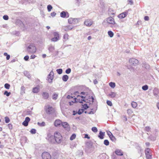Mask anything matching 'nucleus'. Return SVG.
<instances>
[{"label": "nucleus", "mask_w": 159, "mask_h": 159, "mask_svg": "<svg viewBox=\"0 0 159 159\" xmlns=\"http://www.w3.org/2000/svg\"><path fill=\"white\" fill-rule=\"evenodd\" d=\"M58 94L57 93H54L52 95V98L53 99L56 100L57 99Z\"/></svg>", "instance_id": "obj_32"}, {"label": "nucleus", "mask_w": 159, "mask_h": 159, "mask_svg": "<svg viewBox=\"0 0 159 159\" xmlns=\"http://www.w3.org/2000/svg\"><path fill=\"white\" fill-rule=\"evenodd\" d=\"M71 70L70 68H69L66 69V74H69L71 72Z\"/></svg>", "instance_id": "obj_50"}, {"label": "nucleus", "mask_w": 159, "mask_h": 159, "mask_svg": "<svg viewBox=\"0 0 159 159\" xmlns=\"http://www.w3.org/2000/svg\"><path fill=\"white\" fill-rule=\"evenodd\" d=\"M106 20L107 22L109 24L114 25L116 24L114 19L111 17L106 18Z\"/></svg>", "instance_id": "obj_6"}, {"label": "nucleus", "mask_w": 159, "mask_h": 159, "mask_svg": "<svg viewBox=\"0 0 159 159\" xmlns=\"http://www.w3.org/2000/svg\"><path fill=\"white\" fill-rule=\"evenodd\" d=\"M159 93V90L157 88H155L154 89V90H153V94L154 95L157 97V96L158 94Z\"/></svg>", "instance_id": "obj_19"}, {"label": "nucleus", "mask_w": 159, "mask_h": 159, "mask_svg": "<svg viewBox=\"0 0 159 159\" xmlns=\"http://www.w3.org/2000/svg\"><path fill=\"white\" fill-rule=\"evenodd\" d=\"M76 137V135L75 134H73L71 136L70 139V140H72L74 139Z\"/></svg>", "instance_id": "obj_38"}, {"label": "nucleus", "mask_w": 159, "mask_h": 159, "mask_svg": "<svg viewBox=\"0 0 159 159\" xmlns=\"http://www.w3.org/2000/svg\"><path fill=\"white\" fill-rule=\"evenodd\" d=\"M62 121L60 120L57 119L55 120L54 122V125L56 127H59L62 124Z\"/></svg>", "instance_id": "obj_13"}, {"label": "nucleus", "mask_w": 159, "mask_h": 159, "mask_svg": "<svg viewBox=\"0 0 159 159\" xmlns=\"http://www.w3.org/2000/svg\"><path fill=\"white\" fill-rule=\"evenodd\" d=\"M30 120V119L29 117H26L25 120L22 123V124L25 126H27L28 125V123Z\"/></svg>", "instance_id": "obj_12"}, {"label": "nucleus", "mask_w": 159, "mask_h": 159, "mask_svg": "<svg viewBox=\"0 0 159 159\" xmlns=\"http://www.w3.org/2000/svg\"><path fill=\"white\" fill-rule=\"evenodd\" d=\"M104 144L106 146H108L109 145V142L106 139L104 140Z\"/></svg>", "instance_id": "obj_39"}, {"label": "nucleus", "mask_w": 159, "mask_h": 159, "mask_svg": "<svg viewBox=\"0 0 159 159\" xmlns=\"http://www.w3.org/2000/svg\"><path fill=\"white\" fill-rule=\"evenodd\" d=\"M59 39H58L57 38L54 37L52 38L51 39V40L52 41L56 42V41H57V40H59Z\"/></svg>", "instance_id": "obj_47"}, {"label": "nucleus", "mask_w": 159, "mask_h": 159, "mask_svg": "<svg viewBox=\"0 0 159 159\" xmlns=\"http://www.w3.org/2000/svg\"><path fill=\"white\" fill-rule=\"evenodd\" d=\"M3 18L4 20H7L9 19L8 16L7 15H4L3 17Z\"/></svg>", "instance_id": "obj_51"}, {"label": "nucleus", "mask_w": 159, "mask_h": 159, "mask_svg": "<svg viewBox=\"0 0 159 159\" xmlns=\"http://www.w3.org/2000/svg\"><path fill=\"white\" fill-rule=\"evenodd\" d=\"M83 106V108L85 109H86L89 108V107L86 104H85Z\"/></svg>", "instance_id": "obj_53"}, {"label": "nucleus", "mask_w": 159, "mask_h": 159, "mask_svg": "<svg viewBox=\"0 0 159 159\" xmlns=\"http://www.w3.org/2000/svg\"><path fill=\"white\" fill-rule=\"evenodd\" d=\"M144 19L145 20H149V17L148 16H145L144 17Z\"/></svg>", "instance_id": "obj_60"}, {"label": "nucleus", "mask_w": 159, "mask_h": 159, "mask_svg": "<svg viewBox=\"0 0 159 159\" xmlns=\"http://www.w3.org/2000/svg\"><path fill=\"white\" fill-rule=\"evenodd\" d=\"M54 73L53 71L52 70L49 74L48 75V80L49 83H52V80L53 78Z\"/></svg>", "instance_id": "obj_7"}, {"label": "nucleus", "mask_w": 159, "mask_h": 159, "mask_svg": "<svg viewBox=\"0 0 159 159\" xmlns=\"http://www.w3.org/2000/svg\"><path fill=\"white\" fill-rule=\"evenodd\" d=\"M43 159H51V157L50 154L47 152H43L42 155Z\"/></svg>", "instance_id": "obj_4"}, {"label": "nucleus", "mask_w": 159, "mask_h": 159, "mask_svg": "<svg viewBox=\"0 0 159 159\" xmlns=\"http://www.w3.org/2000/svg\"><path fill=\"white\" fill-rule=\"evenodd\" d=\"M52 7L51 5H49L47 6V9L48 11H50L51 9H52Z\"/></svg>", "instance_id": "obj_42"}, {"label": "nucleus", "mask_w": 159, "mask_h": 159, "mask_svg": "<svg viewBox=\"0 0 159 159\" xmlns=\"http://www.w3.org/2000/svg\"><path fill=\"white\" fill-rule=\"evenodd\" d=\"M69 35L67 34H65L64 36V39L66 40L68 39Z\"/></svg>", "instance_id": "obj_35"}, {"label": "nucleus", "mask_w": 159, "mask_h": 159, "mask_svg": "<svg viewBox=\"0 0 159 159\" xmlns=\"http://www.w3.org/2000/svg\"><path fill=\"white\" fill-rule=\"evenodd\" d=\"M29 58V57L28 56H26L24 57V59L25 61H27Z\"/></svg>", "instance_id": "obj_58"}, {"label": "nucleus", "mask_w": 159, "mask_h": 159, "mask_svg": "<svg viewBox=\"0 0 159 159\" xmlns=\"http://www.w3.org/2000/svg\"><path fill=\"white\" fill-rule=\"evenodd\" d=\"M84 138H87L89 139L90 138L88 134H85Z\"/></svg>", "instance_id": "obj_61"}, {"label": "nucleus", "mask_w": 159, "mask_h": 159, "mask_svg": "<svg viewBox=\"0 0 159 159\" xmlns=\"http://www.w3.org/2000/svg\"><path fill=\"white\" fill-rule=\"evenodd\" d=\"M151 129V128L149 127H146L145 128V130L147 131H149Z\"/></svg>", "instance_id": "obj_56"}, {"label": "nucleus", "mask_w": 159, "mask_h": 159, "mask_svg": "<svg viewBox=\"0 0 159 159\" xmlns=\"http://www.w3.org/2000/svg\"><path fill=\"white\" fill-rule=\"evenodd\" d=\"M53 35L54 36V37H56L58 39H59V34H58L56 32H55L53 33Z\"/></svg>", "instance_id": "obj_37"}, {"label": "nucleus", "mask_w": 159, "mask_h": 159, "mask_svg": "<svg viewBox=\"0 0 159 159\" xmlns=\"http://www.w3.org/2000/svg\"><path fill=\"white\" fill-rule=\"evenodd\" d=\"M110 138L112 141H115L116 140V139L113 135L110 136Z\"/></svg>", "instance_id": "obj_43"}, {"label": "nucleus", "mask_w": 159, "mask_h": 159, "mask_svg": "<svg viewBox=\"0 0 159 159\" xmlns=\"http://www.w3.org/2000/svg\"><path fill=\"white\" fill-rule=\"evenodd\" d=\"M122 118L124 121H126L127 120V118L125 116H123L122 117Z\"/></svg>", "instance_id": "obj_54"}, {"label": "nucleus", "mask_w": 159, "mask_h": 159, "mask_svg": "<svg viewBox=\"0 0 159 159\" xmlns=\"http://www.w3.org/2000/svg\"><path fill=\"white\" fill-rule=\"evenodd\" d=\"M89 97L90 98H89V99H90L91 100V102H92V103H93L94 101L93 98L92 96H91L90 97Z\"/></svg>", "instance_id": "obj_59"}, {"label": "nucleus", "mask_w": 159, "mask_h": 159, "mask_svg": "<svg viewBox=\"0 0 159 159\" xmlns=\"http://www.w3.org/2000/svg\"><path fill=\"white\" fill-rule=\"evenodd\" d=\"M74 27V26L69 25L67 26H63L62 27V29L65 31H68L69 30H71L73 29Z\"/></svg>", "instance_id": "obj_11"}, {"label": "nucleus", "mask_w": 159, "mask_h": 159, "mask_svg": "<svg viewBox=\"0 0 159 159\" xmlns=\"http://www.w3.org/2000/svg\"><path fill=\"white\" fill-rule=\"evenodd\" d=\"M54 138L55 142L58 143H60L62 141V136L58 132H56L54 133Z\"/></svg>", "instance_id": "obj_1"}, {"label": "nucleus", "mask_w": 159, "mask_h": 159, "mask_svg": "<svg viewBox=\"0 0 159 159\" xmlns=\"http://www.w3.org/2000/svg\"><path fill=\"white\" fill-rule=\"evenodd\" d=\"M30 132L32 134H35L36 133V130L34 129H32L31 130Z\"/></svg>", "instance_id": "obj_46"}, {"label": "nucleus", "mask_w": 159, "mask_h": 159, "mask_svg": "<svg viewBox=\"0 0 159 159\" xmlns=\"http://www.w3.org/2000/svg\"><path fill=\"white\" fill-rule=\"evenodd\" d=\"M42 95L44 99H48L49 97L48 93L46 92H43Z\"/></svg>", "instance_id": "obj_16"}, {"label": "nucleus", "mask_w": 159, "mask_h": 159, "mask_svg": "<svg viewBox=\"0 0 159 159\" xmlns=\"http://www.w3.org/2000/svg\"><path fill=\"white\" fill-rule=\"evenodd\" d=\"M39 91V88L36 87L34 88L33 89V92L34 93H37Z\"/></svg>", "instance_id": "obj_27"}, {"label": "nucleus", "mask_w": 159, "mask_h": 159, "mask_svg": "<svg viewBox=\"0 0 159 159\" xmlns=\"http://www.w3.org/2000/svg\"><path fill=\"white\" fill-rule=\"evenodd\" d=\"M56 14L55 12H52L51 13V16L52 17L55 16V15H56Z\"/></svg>", "instance_id": "obj_57"}, {"label": "nucleus", "mask_w": 159, "mask_h": 159, "mask_svg": "<svg viewBox=\"0 0 159 159\" xmlns=\"http://www.w3.org/2000/svg\"><path fill=\"white\" fill-rule=\"evenodd\" d=\"M68 76L67 75H64L62 78V79L63 81L65 82L66 81L68 80Z\"/></svg>", "instance_id": "obj_25"}, {"label": "nucleus", "mask_w": 159, "mask_h": 159, "mask_svg": "<svg viewBox=\"0 0 159 159\" xmlns=\"http://www.w3.org/2000/svg\"><path fill=\"white\" fill-rule=\"evenodd\" d=\"M46 139L48 140V141L52 143H54L55 142L54 136L51 135L50 134H48V137L46 138Z\"/></svg>", "instance_id": "obj_8"}, {"label": "nucleus", "mask_w": 159, "mask_h": 159, "mask_svg": "<svg viewBox=\"0 0 159 159\" xmlns=\"http://www.w3.org/2000/svg\"><path fill=\"white\" fill-rule=\"evenodd\" d=\"M36 50V47L33 44H30L27 48V51L30 53H35Z\"/></svg>", "instance_id": "obj_2"}, {"label": "nucleus", "mask_w": 159, "mask_h": 159, "mask_svg": "<svg viewBox=\"0 0 159 159\" xmlns=\"http://www.w3.org/2000/svg\"><path fill=\"white\" fill-rule=\"evenodd\" d=\"M8 127L10 129H12V125L10 124H8Z\"/></svg>", "instance_id": "obj_62"}, {"label": "nucleus", "mask_w": 159, "mask_h": 159, "mask_svg": "<svg viewBox=\"0 0 159 159\" xmlns=\"http://www.w3.org/2000/svg\"><path fill=\"white\" fill-rule=\"evenodd\" d=\"M156 135H151L149 137V139L152 141H155L156 139Z\"/></svg>", "instance_id": "obj_22"}, {"label": "nucleus", "mask_w": 159, "mask_h": 159, "mask_svg": "<svg viewBox=\"0 0 159 159\" xmlns=\"http://www.w3.org/2000/svg\"><path fill=\"white\" fill-rule=\"evenodd\" d=\"M107 104L109 106H111L112 105V103L110 101H107Z\"/></svg>", "instance_id": "obj_52"}, {"label": "nucleus", "mask_w": 159, "mask_h": 159, "mask_svg": "<svg viewBox=\"0 0 159 159\" xmlns=\"http://www.w3.org/2000/svg\"><path fill=\"white\" fill-rule=\"evenodd\" d=\"M109 85L112 88H114L116 86L115 83L112 82H111L109 83Z\"/></svg>", "instance_id": "obj_28"}, {"label": "nucleus", "mask_w": 159, "mask_h": 159, "mask_svg": "<svg viewBox=\"0 0 159 159\" xmlns=\"http://www.w3.org/2000/svg\"><path fill=\"white\" fill-rule=\"evenodd\" d=\"M142 89L143 90L146 91L148 89V86L147 85H145L142 86Z\"/></svg>", "instance_id": "obj_33"}, {"label": "nucleus", "mask_w": 159, "mask_h": 159, "mask_svg": "<svg viewBox=\"0 0 159 159\" xmlns=\"http://www.w3.org/2000/svg\"><path fill=\"white\" fill-rule=\"evenodd\" d=\"M57 71L59 74H61L62 72V70L61 69H57Z\"/></svg>", "instance_id": "obj_40"}, {"label": "nucleus", "mask_w": 159, "mask_h": 159, "mask_svg": "<svg viewBox=\"0 0 159 159\" xmlns=\"http://www.w3.org/2000/svg\"><path fill=\"white\" fill-rule=\"evenodd\" d=\"M37 124L40 126H44L45 125V123L44 122H43L41 123L38 122L37 123Z\"/></svg>", "instance_id": "obj_30"}, {"label": "nucleus", "mask_w": 159, "mask_h": 159, "mask_svg": "<svg viewBox=\"0 0 159 159\" xmlns=\"http://www.w3.org/2000/svg\"><path fill=\"white\" fill-rule=\"evenodd\" d=\"M128 1L129 2V3L130 5H132L133 4V2L132 1V0H129Z\"/></svg>", "instance_id": "obj_63"}, {"label": "nucleus", "mask_w": 159, "mask_h": 159, "mask_svg": "<svg viewBox=\"0 0 159 159\" xmlns=\"http://www.w3.org/2000/svg\"><path fill=\"white\" fill-rule=\"evenodd\" d=\"M47 107V108L46 109V111L47 114H50L54 112V109L52 107L48 106Z\"/></svg>", "instance_id": "obj_5"}, {"label": "nucleus", "mask_w": 159, "mask_h": 159, "mask_svg": "<svg viewBox=\"0 0 159 159\" xmlns=\"http://www.w3.org/2000/svg\"><path fill=\"white\" fill-rule=\"evenodd\" d=\"M142 66L144 67L146 69L148 70L150 68L149 65L146 63H143L142 64Z\"/></svg>", "instance_id": "obj_20"}, {"label": "nucleus", "mask_w": 159, "mask_h": 159, "mask_svg": "<svg viewBox=\"0 0 159 159\" xmlns=\"http://www.w3.org/2000/svg\"><path fill=\"white\" fill-rule=\"evenodd\" d=\"M129 62L132 66H135L139 62L138 61L134 58H132L129 60Z\"/></svg>", "instance_id": "obj_3"}, {"label": "nucleus", "mask_w": 159, "mask_h": 159, "mask_svg": "<svg viewBox=\"0 0 159 159\" xmlns=\"http://www.w3.org/2000/svg\"><path fill=\"white\" fill-rule=\"evenodd\" d=\"M5 121L6 123H8L10 122V119L9 117L7 116H6L5 117Z\"/></svg>", "instance_id": "obj_45"}, {"label": "nucleus", "mask_w": 159, "mask_h": 159, "mask_svg": "<svg viewBox=\"0 0 159 159\" xmlns=\"http://www.w3.org/2000/svg\"><path fill=\"white\" fill-rule=\"evenodd\" d=\"M150 149L149 148H147L145 150V153L146 154L147 153H149V151H150Z\"/></svg>", "instance_id": "obj_55"}, {"label": "nucleus", "mask_w": 159, "mask_h": 159, "mask_svg": "<svg viewBox=\"0 0 159 159\" xmlns=\"http://www.w3.org/2000/svg\"><path fill=\"white\" fill-rule=\"evenodd\" d=\"M76 19L75 18H70L68 20V22L70 24L74 23L76 21Z\"/></svg>", "instance_id": "obj_17"}, {"label": "nucleus", "mask_w": 159, "mask_h": 159, "mask_svg": "<svg viewBox=\"0 0 159 159\" xmlns=\"http://www.w3.org/2000/svg\"><path fill=\"white\" fill-rule=\"evenodd\" d=\"M10 85L8 84H5L4 85V87L7 89H9L10 88Z\"/></svg>", "instance_id": "obj_44"}, {"label": "nucleus", "mask_w": 159, "mask_h": 159, "mask_svg": "<svg viewBox=\"0 0 159 159\" xmlns=\"http://www.w3.org/2000/svg\"><path fill=\"white\" fill-rule=\"evenodd\" d=\"M84 110L83 109H80L78 112H77V113L79 115H80L84 112Z\"/></svg>", "instance_id": "obj_41"}, {"label": "nucleus", "mask_w": 159, "mask_h": 159, "mask_svg": "<svg viewBox=\"0 0 159 159\" xmlns=\"http://www.w3.org/2000/svg\"><path fill=\"white\" fill-rule=\"evenodd\" d=\"M61 125L64 128H68L69 125L66 122H63L62 123Z\"/></svg>", "instance_id": "obj_21"}, {"label": "nucleus", "mask_w": 159, "mask_h": 159, "mask_svg": "<svg viewBox=\"0 0 159 159\" xmlns=\"http://www.w3.org/2000/svg\"><path fill=\"white\" fill-rule=\"evenodd\" d=\"M146 156L147 159H151L152 158V155L150 153L146 154Z\"/></svg>", "instance_id": "obj_34"}, {"label": "nucleus", "mask_w": 159, "mask_h": 159, "mask_svg": "<svg viewBox=\"0 0 159 159\" xmlns=\"http://www.w3.org/2000/svg\"><path fill=\"white\" fill-rule=\"evenodd\" d=\"M83 101H84L86 102H88V100L87 99H84L80 100V99H77V102H79L80 103H83Z\"/></svg>", "instance_id": "obj_23"}, {"label": "nucleus", "mask_w": 159, "mask_h": 159, "mask_svg": "<svg viewBox=\"0 0 159 159\" xmlns=\"http://www.w3.org/2000/svg\"><path fill=\"white\" fill-rule=\"evenodd\" d=\"M116 154L118 156H122L123 155V153L121 150L117 149L115 151Z\"/></svg>", "instance_id": "obj_15"}, {"label": "nucleus", "mask_w": 159, "mask_h": 159, "mask_svg": "<svg viewBox=\"0 0 159 159\" xmlns=\"http://www.w3.org/2000/svg\"><path fill=\"white\" fill-rule=\"evenodd\" d=\"M105 135V132H103L101 131H100L99 133V135L98 137L101 139H102L104 138V136Z\"/></svg>", "instance_id": "obj_18"}, {"label": "nucleus", "mask_w": 159, "mask_h": 159, "mask_svg": "<svg viewBox=\"0 0 159 159\" xmlns=\"http://www.w3.org/2000/svg\"><path fill=\"white\" fill-rule=\"evenodd\" d=\"M55 49L54 46H52V45H50L48 48V50L49 51L51 52H53Z\"/></svg>", "instance_id": "obj_24"}, {"label": "nucleus", "mask_w": 159, "mask_h": 159, "mask_svg": "<svg viewBox=\"0 0 159 159\" xmlns=\"http://www.w3.org/2000/svg\"><path fill=\"white\" fill-rule=\"evenodd\" d=\"M60 16L62 18H68L69 17V14L67 12L65 11H62L60 13Z\"/></svg>", "instance_id": "obj_10"}, {"label": "nucleus", "mask_w": 159, "mask_h": 159, "mask_svg": "<svg viewBox=\"0 0 159 159\" xmlns=\"http://www.w3.org/2000/svg\"><path fill=\"white\" fill-rule=\"evenodd\" d=\"M116 93H115L111 92L109 94V96H110L111 98H113L116 97Z\"/></svg>", "instance_id": "obj_26"}, {"label": "nucleus", "mask_w": 159, "mask_h": 159, "mask_svg": "<svg viewBox=\"0 0 159 159\" xmlns=\"http://www.w3.org/2000/svg\"><path fill=\"white\" fill-rule=\"evenodd\" d=\"M127 113L129 115H131L133 113V111L131 109H128L127 110Z\"/></svg>", "instance_id": "obj_36"}, {"label": "nucleus", "mask_w": 159, "mask_h": 159, "mask_svg": "<svg viewBox=\"0 0 159 159\" xmlns=\"http://www.w3.org/2000/svg\"><path fill=\"white\" fill-rule=\"evenodd\" d=\"M131 104L132 107L134 108H136L137 106V103L136 102L134 101L132 102Z\"/></svg>", "instance_id": "obj_29"}, {"label": "nucleus", "mask_w": 159, "mask_h": 159, "mask_svg": "<svg viewBox=\"0 0 159 159\" xmlns=\"http://www.w3.org/2000/svg\"><path fill=\"white\" fill-rule=\"evenodd\" d=\"M73 98V97L72 96H71L70 95H68L67 96V98H68V99H70L71 98Z\"/></svg>", "instance_id": "obj_64"}, {"label": "nucleus", "mask_w": 159, "mask_h": 159, "mask_svg": "<svg viewBox=\"0 0 159 159\" xmlns=\"http://www.w3.org/2000/svg\"><path fill=\"white\" fill-rule=\"evenodd\" d=\"M11 92H8L7 91H5L4 94L6 95L7 96H9L11 94Z\"/></svg>", "instance_id": "obj_48"}, {"label": "nucleus", "mask_w": 159, "mask_h": 159, "mask_svg": "<svg viewBox=\"0 0 159 159\" xmlns=\"http://www.w3.org/2000/svg\"><path fill=\"white\" fill-rule=\"evenodd\" d=\"M92 130L94 132H97L98 131L96 127H93L92 128Z\"/></svg>", "instance_id": "obj_49"}, {"label": "nucleus", "mask_w": 159, "mask_h": 159, "mask_svg": "<svg viewBox=\"0 0 159 159\" xmlns=\"http://www.w3.org/2000/svg\"><path fill=\"white\" fill-rule=\"evenodd\" d=\"M108 34L109 36L111 38L113 37L114 35L113 33L111 31H108Z\"/></svg>", "instance_id": "obj_31"}, {"label": "nucleus", "mask_w": 159, "mask_h": 159, "mask_svg": "<svg viewBox=\"0 0 159 159\" xmlns=\"http://www.w3.org/2000/svg\"><path fill=\"white\" fill-rule=\"evenodd\" d=\"M127 11L123 12L119 14L118 16V17L120 19L124 18L127 16Z\"/></svg>", "instance_id": "obj_14"}, {"label": "nucleus", "mask_w": 159, "mask_h": 159, "mask_svg": "<svg viewBox=\"0 0 159 159\" xmlns=\"http://www.w3.org/2000/svg\"><path fill=\"white\" fill-rule=\"evenodd\" d=\"M93 23V21L92 20L88 19L85 20L84 22V25L87 26H90L92 25Z\"/></svg>", "instance_id": "obj_9"}]
</instances>
